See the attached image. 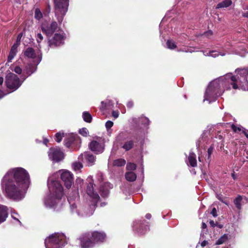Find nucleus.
I'll use <instances>...</instances> for the list:
<instances>
[{
    "label": "nucleus",
    "instance_id": "1",
    "mask_svg": "<svg viewBox=\"0 0 248 248\" xmlns=\"http://www.w3.org/2000/svg\"><path fill=\"white\" fill-rule=\"evenodd\" d=\"M236 76L231 77L229 82L234 89H241L248 91V70L238 69L235 70Z\"/></svg>",
    "mask_w": 248,
    "mask_h": 248
},
{
    "label": "nucleus",
    "instance_id": "2",
    "mask_svg": "<svg viewBox=\"0 0 248 248\" xmlns=\"http://www.w3.org/2000/svg\"><path fill=\"white\" fill-rule=\"evenodd\" d=\"M13 176L16 184L28 185L30 183V175L26 170L22 168H15L10 170L4 177V180Z\"/></svg>",
    "mask_w": 248,
    "mask_h": 248
},
{
    "label": "nucleus",
    "instance_id": "3",
    "mask_svg": "<svg viewBox=\"0 0 248 248\" xmlns=\"http://www.w3.org/2000/svg\"><path fill=\"white\" fill-rule=\"evenodd\" d=\"M116 140L119 143L123 141L121 148L125 152L132 149L138 141V137L134 136L133 137L126 138V134L124 132H121L117 136Z\"/></svg>",
    "mask_w": 248,
    "mask_h": 248
},
{
    "label": "nucleus",
    "instance_id": "4",
    "mask_svg": "<svg viewBox=\"0 0 248 248\" xmlns=\"http://www.w3.org/2000/svg\"><path fill=\"white\" fill-rule=\"evenodd\" d=\"M55 15L58 22L61 23L68 11L69 0H53Z\"/></svg>",
    "mask_w": 248,
    "mask_h": 248
},
{
    "label": "nucleus",
    "instance_id": "5",
    "mask_svg": "<svg viewBox=\"0 0 248 248\" xmlns=\"http://www.w3.org/2000/svg\"><path fill=\"white\" fill-rule=\"evenodd\" d=\"M7 181L5 184V191L7 196L12 199H17L21 198V190L19 186H16L15 182L10 178L4 180Z\"/></svg>",
    "mask_w": 248,
    "mask_h": 248
},
{
    "label": "nucleus",
    "instance_id": "6",
    "mask_svg": "<svg viewBox=\"0 0 248 248\" xmlns=\"http://www.w3.org/2000/svg\"><path fill=\"white\" fill-rule=\"evenodd\" d=\"M46 248H62L65 244V240L62 235L54 234L45 241Z\"/></svg>",
    "mask_w": 248,
    "mask_h": 248
},
{
    "label": "nucleus",
    "instance_id": "7",
    "mask_svg": "<svg viewBox=\"0 0 248 248\" xmlns=\"http://www.w3.org/2000/svg\"><path fill=\"white\" fill-rule=\"evenodd\" d=\"M87 193L92 199L90 204V208L91 211L89 213L90 215H93L95 208L97 207V203L100 198L97 192H95L93 188V182L90 180L87 186Z\"/></svg>",
    "mask_w": 248,
    "mask_h": 248
},
{
    "label": "nucleus",
    "instance_id": "8",
    "mask_svg": "<svg viewBox=\"0 0 248 248\" xmlns=\"http://www.w3.org/2000/svg\"><path fill=\"white\" fill-rule=\"evenodd\" d=\"M23 81L13 73H9L5 77V85L12 92L17 90L21 86Z\"/></svg>",
    "mask_w": 248,
    "mask_h": 248
},
{
    "label": "nucleus",
    "instance_id": "9",
    "mask_svg": "<svg viewBox=\"0 0 248 248\" xmlns=\"http://www.w3.org/2000/svg\"><path fill=\"white\" fill-rule=\"evenodd\" d=\"M81 139L78 135L71 134L68 135L64 140L65 146L73 150L79 149L81 144Z\"/></svg>",
    "mask_w": 248,
    "mask_h": 248
},
{
    "label": "nucleus",
    "instance_id": "10",
    "mask_svg": "<svg viewBox=\"0 0 248 248\" xmlns=\"http://www.w3.org/2000/svg\"><path fill=\"white\" fill-rule=\"evenodd\" d=\"M47 39L48 46L55 48L64 44L65 37L62 34L56 33L47 36Z\"/></svg>",
    "mask_w": 248,
    "mask_h": 248
},
{
    "label": "nucleus",
    "instance_id": "11",
    "mask_svg": "<svg viewBox=\"0 0 248 248\" xmlns=\"http://www.w3.org/2000/svg\"><path fill=\"white\" fill-rule=\"evenodd\" d=\"M49 158L55 162L62 161L64 157L63 153L58 147L50 148L48 152Z\"/></svg>",
    "mask_w": 248,
    "mask_h": 248
},
{
    "label": "nucleus",
    "instance_id": "12",
    "mask_svg": "<svg viewBox=\"0 0 248 248\" xmlns=\"http://www.w3.org/2000/svg\"><path fill=\"white\" fill-rule=\"evenodd\" d=\"M58 24L55 21H52L50 24L43 23L41 26L42 32L47 36L53 35L58 29Z\"/></svg>",
    "mask_w": 248,
    "mask_h": 248
},
{
    "label": "nucleus",
    "instance_id": "13",
    "mask_svg": "<svg viewBox=\"0 0 248 248\" xmlns=\"http://www.w3.org/2000/svg\"><path fill=\"white\" fill-rule=\"evenodd\" d=\"M82 248H89L93 246V242L90 233H85L79 238Z\"/></svg>",
    "mask_w": 248,
    "mask_h": 248
},
{
    "label": "nucleus",
    "instance_id": "14",
    "mask_svg": "<svg viewBox=\"0 0 248 248\" xmlns=\"http://www.w3.org/2000/svg\"><path fill=\"white\" fill-rule=\"evenodd\" d=\"M61 179L67 189L70 188L73 184V175L69 171H63L61 175Z\"/></svg>",
    "mask_w": 248,
    "mask_h": 248
},
{
    "label": "nucleus",
    "instance_id": "15",
    "mask_svg": "<svg viewBox=\"0 0 248 248\" xmlns=\"http://www.w3.org/2000/svg\"><path fill=\"white\" fill-rule=\"evenodd\" d=\"M52 190L53 194L58 199H61L63 195V189L62 184L58 181L52 182Z\"/></svg>",
    "mask_w": 248,
    "mask_h": 248
},
{
    "label": "nucleus",
    "instance_id": "16",
    "mask_svg": "<svg viewBox=\"0 0 248 248\" xmlns=\"http://www.w3.org/2000/svg\"><path fill=\"white\" fill-rule=\"evenodd\" d=\"M149 222L146 221L145 219L139 220L134 224V229L138 232L143 234L146 231L148 227Z\"/></svg>",
    "mask_w": 248,
    "mask_h": 248
},
{
    "label": "nucleus",
    "instance_id": "17",
    "mask_svg": "<svg viewBox=\"0 0 248 248\" xmlns=\"http://www.w3.org/2000/svg\"><path fill=\"white\" fill-rule=\"evenodd\" d=\"M89 148L91 151L96 154H98L104 151V145L103 143H99L96 140H93L90 143Z\"/></svg>",
    "mask_w": 248,
    "mask_h": 248
},
{
    "label": "nucleus",
    "instance_id": "18",
    "mask_svg": "<svg viewBox=\"0 0 248 248\" xmlns=\"http://www.w3.org/2000/svg\"><path fill=\"white\" fill-rule=\"evenodd\" d=\"M93 244L95 242H103L104 241L106 235L103 232L94 231L91 234Z\"/></svg>",
    "mask_w": 248,
    "mask_h": 248
},
{
    "label": "nucleus",
    "instance_id": "19",
    "mask_svg": "<svg viewBox=\"0 0 248 248\" xmlns=\"http://www.w3.org/2000/svg\"><path fill=\"white\" fill-rule=\"evenodd\" d=\"M8 215V209L7 207L0 205V223L5 221Z\"/></svg>",
    "mask_w": 248,
    "mask_h": 248
},
{
    "label": "nucleus",
    "instance_id": "20",
    "mask_svg": "<svg viewBox=\"0 0 248 248\" xmlns=\"http://www.w3.org/2000/svg\"><path fill=\"white\" fill-rule=\"evenodd\" d=\"M18 45L14 44L10 49L9 55L8 56L7 61L8 62H11L14 57L16 55L17 52Z\"/></svg>",
    "mask_w": 248,
    "mask_h": 248
},
{
    "label": "nucleus",
    "instance_id": "21",
    "mask_svg": "<svg viewBox=\"0 0 248 248\" xmlns=\"http://www.w3.org/2000/svg\"><path fill=\"white\" fill-rule=\"evenodd\" d=\"M215 93V86L214 83L209 85L205 93V99L208 100Z\"/></svg>",
    "mask_w": 248,
    "mask_h": 248
},
{
    "label": "nucleus",
    "instance_id": "22",
    "mask_svg": "<svg viewBox=\"0 0 248 248\" xmlns=\"http://www.w3.org/2000/svg\"><path fill=\"white\" fill-rule=\"evenodd\" d=\"M23 53L25 57L30 59H34L36 56L34 49L31 47H27Z\"/></svg>",
    "mask_w": 248,
    "mask_h": 248
},
{
    "label": "nucleus",
    "instance_id": "23",
    "mask_svg": "<svg viewBox=\"0 0 248 248\" xmlns=\"http://www.w3.org/2000/svg\"><path fill=\"white\" fill-rule=\"evenodd\" d=\"M84 156L86 161L89 163V165H93L95 161V157L92 154L86 152L84 154Z\"/></svg>",
    "mask_w": 248,
    "mask_h": 248
},
{
    "label": "nucleus",
    "instance_id": "24",
    "mask_svg": "<svg viewBox=\"0 0 248 248\" xmlns=\"http://www.w3.org/2000/svg\"><path fill=\"white\" fill-rule=\"evenodd\" d=\"M189 165L192 167L197 166V160L196 155L194 153H190L188 157Z\"/></svg>",
    "mask_w": 248,
    "mask_h": 248
},
{
    "label": "nucleus",
    "instance_id": "25",
    "mask_svg": "<svg viewBox=\"0 0 248 248\" xmlns=\"http://www.w3.org/2000/svg\"><path fill=\"white\" fill-rule=\"evenodd\" d=\"M232 4V0H224L221 2L218 3L216 7V9H220L222 8H227L231 6Z\"/></svg>",
    "mask_w": 248,
    "mask_h": 248
},
{
    "label": "nucleus",
    "instance_id": "26",
    "mask_svg": "<svg viewBox=\"0 0 248 248\" xmlns=\"http://www.w3.org/2000/svg\"><path fill=\"white\" fill-rule=\"evenodd\" d=\"M125 179L129 182H133L136 180L137 178V176L136 174L132 172L129 171L127 172L125 174Z\"/></svg>",
    "mask_w": 248,
    "mask_h": 248
},
{
    "label": "nucleus",
    "instance_id": "27",
    "mask_svg": "<svg viewBox=\"0 0 248 248\" xmlns=\"http://www.w3.org/2000/svg\"><path fill=\"white\" fill-rule=\"evenodd\" d=\"M126 164V161L124 159L119 158L115 159L113 162V165L117 167H123Z\"/></svg>",
    "mask_w": 248,
    "mask_h": 248
},
{
    "label": "nucleus",
    "instance_id": "28",
    "mask_svg": "<svg viewBox=\"0 0 248 248\" xmlns=\"http://www.w3.org/2000/svg\"><path fill=\"white\" fill-rule=\"evenodd\" d=\"M242 200V197L240 195H238L233 201L234 204L235 205L236 208L238 210L241 209V201Z\"/></svg>",
    "mask_w": 248,
    "mask_h": 248
},
{
    "label": "nucleus",
    "instance_id": "29",
    "mask_svg": "<svg viewBox=\"0 0 248 248\" xmlns=\"http://www.w3.org/2000/svg\"><path fill=\"white\" fill-rule=\"evenodd\" d=\"M82 117L84 121L87 123H90L92 121V116L89 112H83L82 114Z\"/></svg>",
    "mask_w": 248,
    "mask_h": 248
},
{
    "label": "nucleus",
    "instance_id": "30",
    "mask_svg": "<svg viewBox=\"0 0 248 248\" xmlns=\"http://www.w3.org/2000/svg\"><path fill=\"white\" fill-rule=\"evenodd\" d=\"M228 240V236L225 234L221 236L216 242V245H219L223 244Z\"/></svg>",
    "mask_w": 248,
    "mask_h": 248
},
{
    "label": "nucleus",
    "instance_id": "31",
    "mask_svg": "<svg viewBox=\"0 0 248 248\" xmlns=\"http://www.w3.org/2000/svg\"><path fill=\"white\" fill-rule=\"evenodd\" d=\"M37 67L34 66L33 65L31 64L29 65L27 69V74L28 76L31 75L32 73H33L36 70Z\"/></svg>",
    "mask_w": 248,
    "mask_h": 248
},
{
    "label": "nucleus",
    "instance_id": "32",
    "mask_svg": "<svg viewBox=\"0 0 248 248\" xmlns=\"http://www.w3.org/2000/svg\"><path fill=\"white\" fill-rule=\"evenodd\" d=\"M65 136L64 133L58 132L55 134V140L57 142H60L62 139V138Z\"/></svg>",
    "mask_w": 248,
    "mask_h": 248
},
{
    "label": "nucleus",
    "instance_id": "33",
    "mask_svg": "<svg viewBox=\"0 0 248 248\" xmlns=\"http://www.w3.org/2000/svg\"><path fill=\"white\" fill-rule=\"evenodd\" d=\"M166 44L168 48L170 49H173L177 47V46L174 43V42L171 40H168Z\"/></svg>",
    "mask_w": 248,
    "mask_h": 248
},
{
    "label": "nucleus",
    "instance_id": "34",
    "mask_svg": "<svg viewBox=\"0 0 248 248\" xmlns=\"http://www.w3.org/2000/svg\"><path fill=\"white\" fill-rule=\"evenodd\" d=\"M43 17L42 14L39 9H36L34 13V17L37 19L40 20Z\"/></svg>",
    "mask_w": 248,
    "mask_h": 248
},
{
    "label": "nucleus",
    "instance_id": "35",
    "mask_svg": "<svg viewBox=\"0 0 248 248\" xmlns=\"http://www.w3.org/2000/svg\"><path fill=\"white\" fill-rule=\"evenodd\" d=\"M140 121L145 126H148L150 122L149 119L145 117H141L140 118Z\"/></svg>",
    "mask_w": 248,
    "mask_h": 248
},
{
    "label": "nucleus",
    "instance_id": "36",
    "mask_svg": "<svg viewBox=\"0 0 248 248\" xmlns=\"http://www.w3.org/2000/svg\"><path fill=\"white\" fill-rule=\"evenodd\" d=\"M83 167L82 163L79 162H76L73 164V168L75 170H79Z\"/></svg>",
    "mask_w": 248,
    "mask_h": 248
},
{
    "label": "nucleus",
    "instance_id": "37",
    "mask_svg": "<svg viewBox=\"0 0 248 248\" xmlns=\"http://www.w3.org/2000/svg\"><path fill=\"white\" fill-rule=\"evenodd\" d=\"M137 168L136 165L134 163H128L126 166V169L129 170H135Z\"/></svg>",
    "mask_w": 248,
    "mask_h": 248
},
{
    "label": "nucleus",
    "instance_id": "38",
    "mask_svg": "<svg viewBox=\"0 0 248 248\" xmlns=\"http://www.w3.org/2000/svg\"><path fill=\"white\" fill-rule=\"evenodd\" d=\"M79 133L84 137H87L88 134V131L86 128H82L79 129Z\"/></svg>",
    "mask_w": 248,
    "mask_h": 248
},
{
    "label": "nucleus",
    "instance_id": "39",
    "mask_svg": "<svg viewBox=\"0 0 248 248\" xmlns=\"http://www.w3.org/2000/svg\"><path fill=\"white\" fill-rule=\"evenodd\" d=\"M36 39L37 43L40 44L43 40L44 37L41 33H38L36 35Z\"/></svg>",
    "mask_w": 248,
    "mask_h": 248
},
{
    "label": "nucleus",
    "instance_id": "40",
    "mask_svg": "<svg viewBox=\"0 0 248 248\" xmlns=\"http://www.w3.org/2000/svg\"><path fill=\"white\" fill-rule=\"evenodd\" d=\"M13 71L16 74H21L22 73V69L18 66H15V67L14 68V69L13 70Z\"/></svg>",
    "mask_w": 248,
    "mask_h": 248
},
{
    "label": "nucleus",
    "instance_id": "41",
    "mask_svg": "<svg viewBox=\"0 0 248 248\" xmlns=\"http://www.w3.org/2000/svg\"><path fill=\"white\" fill-rule=\"evenodd\" d=\"M76 183L78 184V185L79 186H78V188L79 187L80 188L82 187V185L83 184V180L81 179L80 178H78L76 180Z\"/></svg>",
    "mask_w": 248,
    "mask_h": 248
},
{
    "label": "nucleus",
    "instance_id": "42",
    "mask_svg": "<svg viewBox=\"0 0 248 248\" xmlns=\"http://www.w3.org/2000/svg\"><path fill=\"white\" fill-rule=\"evenodd\" d=\"M113 125V123L111 121H108L105 124L106 128L108 129L112 127Z\"/></svg>",
    "mask_w": 248,
    "mask_h": 248
},
{
    "label": "nucleus",
    "instance_id": "43",
    "mask_svg": "<svg viewBox=\"0 0 248 248\" xmlns=\"http://www.w3.org/2000/svg\"><path fill=\"white\" fill-rule=\"evenodd\" d=\"M231 128L234 132H237V131H240L241 128L237 127L235 124H232L231 125Z\"/></svg>",
    "mask_w": 248,
    "mask_h": 248
},
{
    "label": "nucleus",
    "instance_id": "44",
    "mask_svg": "<svg viewBox=\"0 0 248 248\" xmlns=\"http://www.w3.org/2000/svg\"><path fill=\"white\" fill-rule=\"evenodd\" d=\"M23 32H20L19 33L17 36V38H16V43H20V41H21V39L22 38V37L23 36Z\"/></svg>",
    "mask_w": 248,
    "mask_h": 248
},
{
    "label": "nucleus",
    "instance_id": "45",
    "mask_svg": "<svg viewBox=\"0 0 248 248\" xmlns=\"http://www.w3.org/2000/svg\"><path fill=\"white\" fill-rule=\"evenodd\" d=\"M211 214L213 215V217H217V210L216 209V208L214 207L211 212Z\"/></svg>",
    "mask_w": 248,
    "mask_h": 248
},
{
    "label": "nucleus",
    "instance_id": "46",
    "mask_svg": "<svg viewBox=\"0 0 248 248\" xmlns=\"http://www.w3.org/2000/svg\"><path fill=\"white\" fill-rule=\"evenodd\" d=\"M134 106V103L132 101H128L126 104V106L128 108H131Z\"/></svg>",
    "mask_w": 248,
    "mask_h": 248
},
{
    "label": "nucleus",
    "instance_id": "47",
    "mask_svg": "<svg viewBox=\"0 0 248 248\" xmlns=\"http://www.w3.org/2000/svg\"><path fill=\"white\" fill-rule=\"evenodd\" d=\"M213 148L212 147H210L208 149L207 153L208 155V158L210 157V155L213 153Z\"/></svg>",
    "mask_w": 248,
    "mask_h": 248
},
{
    "label": "nucleus",
    "instance_id": "48",
    "mask_svg": "<svg viewBox=\"0 0 248 248\" xmlns=\"http://www.w3.org/2000/svg\"><path fill=\"white\" fill-rule=\"evenodd\" d=\"M211 55L214 57H216L219 55V53L218 52L213 51L211 52Z\"/></svg>",
    "mask_w": 248,
    "mask_h": 248
},
{
    "label": "nucleus",
    "instance_id": "49",
    "mask_svg": "<svg viewBox=\"0 0 248 248\" xmlns=\"http://www.w3.org/2000/svg\"><path fill=\"white\" fill-rule=\"evenodd\" d=\"M102 106L100 107V109L101 110H103L106 109V104L104 103V101L101 102Z\"/></svg>",
    "mask_w": 248,
    "mask_h": 248
},
{
    "label": "nucleus",
    "instance_id": "50",
    "mask_svg": "<svg viewBox=\"0 0 248 248\" xmlns=\"http://www.w3.org/2000/svg\"><path fill=\"white\" fill-rule=\"evenodd\" d=\"M208 244V241H206V240H204L203 241H202V243H201V246L202 247H205L207 244Z\"/></svg>",
    "mask_w": 248,
    "mask_h": 248
},
{
    "label": "nucleus",
    "instance_id": "51",
    "mask_svg": "<svg viewBox=\"0 0 248 248\" xmlns=\"http://www.w3.org/2000/svg\"><path fill=\"white\" fill-rule=\"evenodd\" d=\"M210 224L211 226L213 227H215V226H217V224L215 223V222L213 220H210Z\"/></svg>",
    "mask_w": 248,
    "mask_h": 248
},
{
    "label": "nucleus",
    "instance_id": "52",
    "mask_svg": "<svg viewBox=\"0 0 248 248\" xmlns=\"http://www.w3.org/2000/svg\"><path fill=\"white\" fill-rule=\"evenodd\" d=\"M243 133L244 134L247 138L248 139V130L245 129L243 130Z\"/></svg>",
    "mask_w": 248,
    "mask_h": 248
},
{
    "label": "nucleus",
    "instance_id": "53",
    "mask_svg": "<svg viewBox=\"0 0 248 248\" xmlns=\"http://www.w3.org/2000/svg\"><path fill=\"white\" fill-rule=\"evenodd\" d=\"M146 218L148 219H150L152 217V215L151 214H149V213H148L146 215V216H145Z\"/></svg>",
    "mask_w": 248,
    "mask_h": 248
},
{
    "label": "nucleus",
    "instance_id": "54",
    "mask_svg": "<svg viewBox=\"0 0 248 248\" xmlns=\"http://www.w3.org/2000/svg\"><path fill=\"white\" fill-rule=\"evenodd\" d=\"M242 15L243 17L248 18V12L243 13Z\"/></svg>",
    "mask_w": 248,
    "mask_h": 248
},
{
    "label": "nucleus",
    "instance_id": "55",
    "mask_svg": "<svg viewBox=\"0 0 248 248\" xmlns=\"http://www.w3.org/2000/svg\"><path fill=\"white\" fill-rule=\"evenodd\" d=\"M205 34H206V35H212V34H213V32L211 31H207V32H205L204 33Z\"/></svg>",
    "mask_w": 248,
    "mask_h": 248
},
{
    "label": "nucleus",
    "instance_id": "56",
    "mask_svg": "<svg viewBox=\"0 0 248 248\" xmlns=\"http://www.w3.org/2000/svg\"><path fill=\"white\" fill-rule=\"evenodd\" d=\"M112 115L113 117H114L115 118H117L118 117V113H117L116 112H115V111H113L112 112Z\"/></svg>",
    "mask_w": 248,
    "mask_h": 248
},
{
    "label": "nucleus",
    "instance_id": "57",
    "mask_svg": "<svg viewBox=\"0 0 248 248\" xmlns=\"http://www.w3.org/2000/svg\"><path fill=\"white\" fill-rule=\"evenodd\" d=\"M202 228L204 229L207 228V225L205 223L202 222Z\"/></svg>",
    "mask_w": 248,
    "mask_h": 248
},
{
    "label": "nucleus",
    "instance_id": "58",
    "mask_svg": "<svg viewBox=\"0 0 248 248\" xmlns=\"http://www.w3.org/2000/svg\"><path fill=\"white\" fill-rule=\"evenodd\" d=\"M232 178L234 179V180H235L236 178H237V176L236 175H235V172H233V173H232Z\"/></svg>",
    "mask_w": 248,
    "mask_h": 248
},
{
    "label": "nucleus",
    "instance_id": "59",
    "mask_svg": "<svg viewBox=\"0 0 248 248\" xmlns=\"http://www.w3.org/2000/svg\"><path fill=\"white\" fill-rule=\"evenodd\" d=\"M3 96V92L2 90H0V99Z\"/></svg>",
    "mask_w": 248,
    "mask_h": 248
},
{
    "label": "nucleus",
    "instance_id": "60",
    "mask_svg": "<svg viewBox=\"0 0 248 248\" xmlns=\"http://www.w3.org/2000/svg\"><path fill=\"white\" fill-rule=\"evenodd\" d=\"M3 83V78L0 77V85H1Z\"/></svg>",
    "mask_w": 248,
    "mask_h": 248
},
{
    "label": "nucleus",
    "instance_id": "61",
    "mask_svg": "<svg viewBox=\"0 0 248 248\" xmlns=\"http://www.w3.org/2000/svg\"><path fill=\"white\" fill-rule=\"evenodd\" d=\"M48 142V140L47 139H45L44 140V143L46 145Z\"/></svg>",
    "mask_w": 248,
    "mask_h": 248
},
{
    "label": "nucleus",
    "instance_id": "62",
    "mask_svg": "<svg viewBox=\"0 0 248 248\" xmlns=\"http://www.w3.org/2000/svg\"><path fill=\"white\" fill-rule=\"evenodd\" d=\"M218 227H219V228H222V225H218Z\"/></svg>",
    "mask_w": 248,
    "mask_h": 248
},
{
    "label": "nucleus",
    "instance_id": "63",
    "mask_svg": "<svg viewBox=\"0 0 248 248\" xmlns=\"http://www.w3.org/2000/svg\"><path fill=\"white\" fill-rule=\"evenodd\" d=\"M26 77L23 78V80H24L26 79Z\"/></svg>",
    "mask_w": 248,
    "mask_h": 248
},
{
    "label": "nucleus",
    "instance_id": "64",
    "mask_svg": "<svg viewBox=\"0 0 248 248\" xmlns=\"http://www.w3.org/2000/svg\"><path fill=\"white\" fill-rule=\"evenodd\" d=\"M48 8H49V9H50V6H49V5H48Z\"/></svg>",
    "mask_w": 248,
    "mask_h": 248
}]
</instances>
